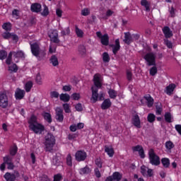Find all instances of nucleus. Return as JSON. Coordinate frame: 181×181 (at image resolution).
Wrapping results in <instances>:
<instances>
[{"mask_svg":"<svg viewBox=\"0 0 181 181\" xmlns=\"http://www.w3.org/2000/svg\"><path fill=\"white\" fill-rule=\"evenodd\" d=\"M93 83H94V86L91 87V90H92L91 100H92V103L94 104L97 103L98 100V88H101V87H103V83H101V78L100 77V75L98 74L94 75Z\"/></svg>","mask_w":181,"mask_h":181,"instance_id":"obj_1","label":"nucleus"},{"mask_svg":"<svg viewBox=\"0 0 181 181\" xmlns=\"http://www.w3.org/2000/svg\"><path fill=\"white\" fill-rule=\"evenodd\" d=\"M30 46L32 54L37 57V60H42L46 56V52L40 49V44L38 42H30Z\"/></svg>","mask_w":181,"mask_h":181,"instance_id":"obj_2","label":"nucleus"},{"mask_svg":"<svg viewBox=\"0 0 181 181\" xmlns=\"http://www.w3.org/2000/svg\"><path fill=\"white\" fill-rule=\"evenodd\" d=\"M45 146L46 152H51L53 151L54 145H56V139L52 133H48L45 137Z\"/></svg>","mask_w":181,"mask_h":181,"instance_id":"obj_3","label":"nucleus"},{"mask_svg":"<svg viewBox=\"0 0 181 181\" xmlns=\"http://www.w3.org/2000/svg\"><path fill=\"white\" fill-rule=\"evenodd\" d=\"M148 159L150 163L153 166H159L160 165V158L155 153V151L153 148H151L148 151Z\"/></svg>","mask_w":181,"mask_h":181,"instance_id":"obj_4","label":"nucleus"},{"mask_svg":"<svg viewBox=\"0 0 181 181\" xmlns=\"http://www.w3.org/2000/svg\"><path fill=\"white\" fill-rule=\"evenodd\" d=\"M48 36L50 39V42L59 45L60 43V40L59 39V33L57 30H50L48 32Z\"/></svg>","mask_w":181,"mask_h":181,"instance_id":"obj_5","label":"nucleus"},{"mask_svg":"<svg viewBox=\"0 0 181 181\" xmlns=\"http://www.w3.org/2000/svg\"><path fill=\"white\" fill-rule=\"evenodd\" d=\"M145 60L148 63V66H156V63L155 62V60L156 59V55H155L153 52L147 53L144 56Z\"/></svg>","mask_w":181,"mask_h":181,"instance_id":"obj_6","label":"nucleus"},{"mask_svg":"<svg viewBox=\"0 0 181 181\" xmlns=\"http://www.w3.org/2000/svg\"><path fill=\"white\" fill-rule=\"evenodd\" d=\"M8 105H9V100L8 99V95L6 93H0V107L1 108H8Z\"/></svg>","mask_w":181,"mask_h":181,"instance_id":"obj_7","label":"nucleus"},{"mask_svg":"<svg viewBox=\"0 0 181 181\" xmlns=\"http://www.w3.org/2000/svg\"><path fill=\"white\" fill-rule=\"evenodd\" d=\"M30 129L33 131L35 134H42L45 131V127L39 123L36 124L29 125Z\"/></svg>","mask_w":181,"mask_h":181,"instance_id":"obj_8","label":"nucleus"},{"mask_svg":"<svg viewBox=\"0 0 181 181\" xmlns=\"http://www.w3.org/2000/svg\"><path fill=\"white\" fill-rule=\"evenodd\" d=\"M20 176L19 172L15 171L14 173H6L4 175V177L6 181H16V177H19Z\"/></svg>","mask_w":181,"mask_h":181,"instance_id":"obj_9","label":"nucleus"},{"mask_svg":"<svg viewBox=\"0 0 181 181\" xmlns=\"http://www.w3.org/2000/svg\"><path fill=\"white\" fill-rule=\"evenodd\" d=\"M75 158L78 162L86 160V158H87V153L84 151H78L75 154Z\"/></svg>","mask_w":181,"mask_h":181,"instance_id":"obj_10","label":"nucleus"},{"mask_svg":"<svg viewBox=\"0 0 181 181\" xmlns=\"http://www.w3.org/2000/svg\"><path fill=\"white\" fill-rule=\"evenodd\" d=\"M134 152H139V155L141 159L145 158V151H144V148L142 146L137 145L134 147H132Z\"/></svg>","mask_w":181,"mask_h":181,"instance_id":"obj_11","label":"nucleus"},{"mask_svg":"<svg viewBox=\"0 0 181 181\" xmlns=\"http://www.w3.org/2000/svg\"><path fill=\"white\" fill-rule=\"evenodd\" d=\"M56 119L59 121V122H63V119H64V116L63 115V110L60 107L56 108Z\"/></svg>","mask_w":181,"mask_h":181,"instance_id":"obj_12","label":"nucleus"},{"mask_svg":"<svg viewBox=\"0 0 181 181\" xmlns=\"http://www.w3.org/2000/svg\"><path fill=\"white\" fill-rule=\"evenodd\" d=\"M30 9L32 12L39 13V12H42V5L39 3H34L31 5Z\"/></svg>","mask_w":181,"mask_h":181,"instance_id":"obj_13","label":"nucleus"},{"mask_svg":"<svg viewBox=\"0 0 181 181\" xmlns=\"http://www.w3.org/2000/svg\"><path fill=\"white\" fill-rule=\"evenodd\" d=\"M163 33L166 39H169L173 36V33L170 30V28L168 26H165L163 28Z\"/></svg>","mask_w":181,"mask_h":181,"instance_id":"obj_14","label":"nucleus"},{"mask_svg":"<svg viewBox=\"0 0 181 181\" xmlns=\"http://www.w3.org/2000/svg\"><path fill=\"white\" fill-rule=\"evenodd\" d=\"M110 47H112V52L114 54H117L118 51L121 48V45H119V39H117L115 40V45H110Z\"/></svg>","mask_w":181,"mask_h":181,"instance_id":"obj_15","label":"nucleus"},{"mask_svg":"<svg viewBox=\"0 0 181 181\" xmlns=\"http://www.w3.org/2000/svg\"><path fill=\"white\" fill-rule=\"evenodd\" d=\"M132 121L134 127L136 128H141V119H139V116L138 115L133 116Z\"/></svg>","mask_w":181,"mask_h":181,"instance_id":"obj_16","label":"nucleus"},{"mask_svg":"<svg viewBox=\"0 0 181 181\" xmlns=\"http://www.w3.org/2000/svg\"><path fill=\"white\" fill-rule=\"evenodd\" d=\"M15 97L17 100H22L25 97V90L17 88L15 93Z\"/></svg>","mask_w":181,"mask_h":181,"instance_id":"obj_17","label":"nucleus"},{"mask_svg":"<svg viewBox=\"0 0 181 181\" xmlns=\"http://www.w3.org/2000/svg\"><path fill=\"white\" fill-rule=\"evenodd\" d=\"M123 42H124L126 45H131V42H132V35H131V33H124V39L123 40Z\"/></svg>","mask_w":181,"mask_h":181,"instance_id":"obj_18","label":"nucleus"},{"mask_svg":"<svg viewBox=\"0 0 181 181\" xmlns=\"http://www.w3.org/2000/svg\"><path fill=\"white\" fill-rule=\"evenodd\" d=\"M100 42L103 46H108L110 45V37L108 34L103 35L102 38H100Z\"/></svg>","mask_w":181,"mask_h":181,"instance_id":"obj_19","label":"nucleus"},{"mask_svg":"<svg viewBox=\"0 0 181 181\" xmlns=\"http://www.w3.org/2000/svg\"><path fill=\"white\" fill-rule=\"evenodd\" d=\"M144 100L146 101L147 106L151 108L153 105V99L151 95H147L144 97Z\"/></svg>","mask_w":181,"mask_h":181,"instance_id":"obj_20","label":"nucleus"},{"mask_svg":"<svg viewBox=\"0 0 181 181\" xmlns=\"http://www.w3.org/2000/svg\"><path fill=\"white\" fill-rule=\"evenodd\" d=\"M11 52L16 59H25V52L22 50Z\"/></svg>","mask_w":181,"mask_h":181,"instance_id":"obj_21","label":"nucleus"},{"mask_svg":"<svg viewBox=\"0 0 181 181\" xmlns=\"http://www.w3.org/2000/svg\"><path fill=\"white\" fill-rule=\"evenodd\" d=\"M111 100L110 99H106L103 101V103L101 105L102 110H108L110 107H111Z\"/></svg>","mask_w":181,"mask_h":181,"instance_id":"obj_22","label":"nucleus"},{"mask_svg":"<svg viewBox=\"0 0 181 181\" xmlns=\"http://www.w3.org/2000/svg\"><path fill=\"white\" fill-rule=\"evenodd\" d=\"M52 164L54 166H60L62 165V160H60V156L56 155L52 158Z\"/></svg>","mask_w":181,"mask_h":181,"instance_id":"obj_23","label":"nucleus"},{"mask_svg":"<svg viewBox=\"0 0 181 181\" xmlns=\"http://www.w3.org/2000/svg\"><path fill=\"white\" fill-rule=\"evenodd\" d=\"M49 62L54 67L59 66V59L56 55H52L49 59Z\"/></svg>","mask_w":181,"mask_h":181,"instance_id":"obj_24","label":"nucleus"},{"mask_svg":"<svg viewBox=\"0 0 181 181\" xmlns=\"http://www.w3.org/2000/svg\"><path fill=\"white\" fill-rule=\"evenodd\" d=\"M59 98L61 101H64V103H69L70 101V95L67 93H62L59 95Z\"/></svg>","mask_w":181,"mask_h":181,"instance_id":"obj_25","label":"nucleus"},{"mask_svg":"<svg viewBox=\"0 0 181 181\" xmlns=\"http://www.w3.org/2000/svg\"><path fill=\"white\" fill-rule=\"evenodd\" d=\"M105 152L107 153L108 156L112 158L114 156V148L109 147L108 146H105Z\"/></svg>","mask_w":181,"mask_h":181,"instance_id":"obj_26","label":"nucleus"},{"mask_svg":"<svg viewBox=\"0 0 181 181\" xmlns=\"http://www.w3.org/2000/svg\"><path fill=\"white\" fill-rule=\"evenodd\" d=\"M78 53L81 56H86L87 54V49L84 45H79L78 46Z\"/></svg>","mask_w":181,"mask_h":181,"instance_id":"obj_27","label":"nucleus"},{"mask_svg":"<svg viewBox=\"0 0 181 181\" xmlns=\"http://www.w3.org/2000/svg\"><path fill=\"white\" fill-rule=\"evenodd\" d=\"M32 87H33V82L32 81H29L25 83V89L26 93H29L30 90H32Z\"/></svg>","mask_w":181,"mask_h":181,"instance_id":"obj_28","label":"nucleus"},{"mask_svg":"<svg viewBox=\"0 0 181 181\" xmlns=\"http://www.w3.org/2000/svg\"><path fill=\"white\" fill-rule=\"evenodd\" d=\"M173 90H175V84H170L166 87L165 93L168 94V95H170V94L173 93Z\"/></svg>","mask_w":181,"mask_h":181,"instance_id":"obj_29","label":"nucleus"},{"mask_svg":"<svg viewBox=\"0 0 181 181\" xmlns=\"http://www.w3.org/2000/svg\"><path fill=\"white\" fill-rule=\"evenodd\" d=\"M161 163L164 168H169V166H170V161L169 160V158H162Z\"/></svg>","mask_w":181,"mask_h":181,"instance_id":"obj_30","label":"nucleus"},{"mask_svg":"<svg viewBox=\"0 0 181 181\" xmlns=\"http://www.w3.org/2000/svg\"><path fill=\"white\" fill-rule=\"evenodd\" d=\"M113 180L119 181L122 179V175L118 172H115L112 175Z\"/></svg>","mask_w":181,"mask_h":181,"instance_id":"obj_31","label":"nucleus"},{"mask_svg":"<svg viewBox=\"0 0 181 181\" xmlns=\"http://www.w3.org/2000/svg\"><path fill=\"white\" fill-rule=\"evenodd\" d=\"M141 4L142 6H144L146 8V11L147 12H149V11H151L150 4L147 0H141Z\"/></svg>","mask_w":181,"mask_h":181,"instance_id":"obj_32","label":"nucleus"},{"mask_svg":"<svg viewBox=\"0 0 181 181\" xmlns=\"http://www.w3.org/2000/svg\"><path fill=\"white\" fill-rule=\"evenodd\" d=\"M156 115H160L162 114V104L160 103H157V105H156Z\"/></svg>","mask_w":181,"mask_h":181,"instance_id":"obj_33","label":"nucleus"},{"mask_svg":"<svg viewBox=\"0 0 181 181\" xmlns=\"http://www.w3.org/2000/svg\"><path fill=\"white\" fill-rule=\"evenodd\" d=\"M30 125H35L37 123V118L35 115H32L30 119L28 120Z\"/></svg>","mask_w":181,"mask_h":181,"instance_id":"obj_34","label":"nucleus"},{"mask_svg":"<svg viewBox=\"0 0 181 181\" xmlns=\"http://www.w3.org/2000/svg\"><path fill=\"white\" fill-rule=\"evenodd\" d=\"M156 119V116L153 113H150L148 115L147 121L150 123L155 122V119Z\"/></svg>","mask_w":181,"mask_h":181,"instance_id":"obj_35","label":"nucleus"},{"mask_svg":"<svg viewBox=\"0 0 181 181\" xmlns=\"http://www.w3.org/2000/svg\"><path fill=\"white\" fill-rule=\"evenodd\" d=\"M102 57L104 63H108L110 60V54H108V52H104L102 54Z\"/></svg>","mask_w":181,"mask_h":181,"instance_id":"obj_36","label":"nucleus"},{"mask_svg":"<svg viewBox=\"0 0 181 181\" xmlns=\"http://www.w3.org/2000/svg\"><path fill=\"white\" fill-rule=\"evenodd\" d=\"M45 121L48 122L49 124L52 123V115L50 113L45 112L43 115Z\"/></svg>","mask_w":181,"mask_h":181,"instance_id":"obj_37","label":"nucleus"},{"mask_svg":"<svg viewBox=\"0 0 181 181\" xmlns=\"http://www.w3.org/2000/svg\"><path fill=\"white\" fill-rule=\"evenodd\" d=\"M165 148L166 149H168V151H170L175 148V144H173V142L171 141H168L165 143Z\"/></svg>","mask_w":181,"mask_h":181,"instance_id":"obj_38","label":"nucleus"},{"mask_svg":"<svg viewBox=\"0 0 181 181\" xmlns=\"http://www.w3.org/2000/svg\"><path fill=\"white\" fill-rule=\"evenodd\" d=\"M43 11L41 12L42 16H47L49 15V8L45 4L43 5Z\"/></svg>","mask_w":181,"mask_h":181,"instance_id":"obj_39","label":"nucleus"},{"mask_svg":"<svg viewBox=\"0 0 181 181\" xmlns=\"http://www.w3.org/2000/svg\"><path fill=\"white\" fill-rule=\"evenodd\" d=\"M2 28L3 29H4V30H6V32H8V30H11L12 29V25L10 23H4L2 25Z\"/></svg>","mask_w":181,"mask_h":181,"instance_id":"obj_40","label":"nucleus"},{"mask_svg":"<svg viewBox=\"0 0 181 181\" xmlns=\"http://www.w3.org/2000/svg\"><path fill=\"white\" fill-rule=\"evenodd\" d=\"M12 159H13V158L9 156H6L3 158L4 163L6 165H8V163H11V162H12Z\"/></svg>","mask_w":181,"mask_h":181,"instance_id":"obj_41","label":"nucleus"},{"mask_svg":"<svg viewBox=\"0 0 181 181\" xmlns=\"http://www.w3.org/2000/svg\"><path fill=\"white\" fill-rule=\"evenodd\" d=\"M164 117L166 122H169V123L172 122V115H170V113L166 112Z\"/></svg>","mask_w":181,"mask_h":181,"instance_id":"obj_42","label":"nucleus"},{"mask_svg":"<svg viewBox=\"0 0 181 181\" xmlns=\"http://www.w3.org/2000/svg\"><path fill=\"white\" fill-rule=\"evenodd\" d=\"M90 168L88 167H85L80 170L81 175H87V173H90Z\"/></svg>","mask_w":181,"mask_h":181,"instance_id":"obj_43","label":"nucleus"},{"mask_svg":"<svg viewBox=\"0 0 181 181\" xmlns=\"http://www.w3.org/2000/svg\"><path fill=\"white\" fill-rule=\"evenodd\" d=\"M76 33L78 37H83L84 33L78 27H76Z\"/></svg>","mask_w":181,"mask_h":181,"instance_id":"obj_44","label":"nucleus"},{"mask_svg":"<svg viewBox=\"0 0 181 181\" xmlns=\"http://www.w3.org/2000/svg\"><path fill=\"white\" fill-rule=\"evenodd\" d=\"M148 168L145 165H142L141 167V173L143 175V176H148L147 174Z\"/></svg>","mask_w":181,"mask_h":181,"instance_id":"obj_45","label":"nucleus"},{"mask_svg":"<svg viewBox=\"0 0 181 181\" xmlns=\"http://www.w3.org/2000/svg\"><path fill=\"white\" fill-rule=\"evenodd\" d=\"M7 56H8V53L6 51L4 50L0 51V60H4V59H6Z\"/></svg>","mask_w":181,"mask_h":181,"instance_id":"obj_46","label":"nucleus"},{"mask_svg":"<svg viewBox=\"0 0 181 181\" xmlns=\"http://www.w3.org/2000/svg\"><path fill=\"white\" fill-rule=\"evenodd\" d=\"M18 152V147L16 146H14L11 150H10V155L11 156H15Z\"/></svg>","mask_w":181,"mask_h":181,"instance_id":"obj_47","label":"nucleus"},{"mask_svg":"<svg viewBox=\"0 0 181 181\" xmlns=\"http://www.w3.org/2000/svg\"><path fill=\"white\" fill-rule=\"evenodd\" d=\"M12 56H13V54H12V52H11L8 54V56L6 60V64L9 65V64H11V63H12Z\"/></svg>","mask_w":181,"mask_h":181,"instance_id":"obj_48","label":"nucleus"},{"mask_svg":"<svg viewBox=\"0 0 181 181\" xmlns=\"http://www.w3.org/2000/svg\"><path fill=\"white\" fill-rule=\"evenodd\" d=\"M61 35L62 36H67L70 35V28H66L65 30H62Z\"/></svg>","mask_w":181,"mask_h":181,"instance_id":"obj_49","label":"nucleus"},{"mask_svg":"<svg viewBox=\"0 0 181 181\" xmlns=\"http://www.w3.org/2000/svg\"><path fill=\"white\" fill-rule=\"evenodd\" d=\"M109 95L110 98H117V92L112 89L109 90Z\"/></svg>","mask_w":181,"mask_h":181,"instance_id":"obj_50","label":"nucleus"},{"mask_svg":"<svg viewBox=\"0 0 181 181\" xmlns=\"http://www.w3.org/2000/svg\"><path fill=\"white\" fill-rule=\"evenodd\" d=\"M63 108H64L65 112H66V114H69L71 112L70 106L69 105L68 103H64L63 105Z\"/></svg>","mask_w":181,"mask_h":181,"instance_id":"obj_51","label":"nucleus"},{"mask_svg":"<svg viewBox=\"0 0 181 181\" xmlns=\"http://www.w3.org/2000/svg\"><path fill=\"white\" fill-rule=\"evenodd\" d=\"M158 73V69L156 66H153L150 69V74L151 76H155Z\"/></svg>","mask_w":181,"mask_h":181,"instance_id":"obj_52","label":"nucleus"},{"mask_svg":"<svg viewBox=\"0 0 181 181\" xmlns=\"http://www.w3.org/2000/svg\"><path fill=\"white\" fill-rule=\"evenodd\" d=\"M35 81L37 84H38L39 86H42V77L40 76V74H37Z\"/></svg>","mask_w":181,"mask_h":181,"instance_id":"obj_53","label":"nucleus"},{"mask_svg":"<svg viewBox=\"0 0 181 181\" xmlns=\"http://www.w3.org/2000/svg\"><path fill=\"white\" fill-rule=\"evenodd\" d=\"M81 15L83 16H88L90 15V10L88 8H83L81 11Z\"/></svg>","mask_w":181,"mask_h":181,"instance_id":"obj_54","label":"nucleus"},{"mask_svg":"<svg viewBox=\"0 0 181 181\" xmlns=\"http://www.w3.org/2000/svg\"><path fill=\"white\" fill-rule=\"evenodd\" d=\"M164 43L167 46V47H168V49H172L173 45L172 44V42L169 41V40L165 39L164 40Z\"/></svg>","mask_w":181,"mask_h":181,"instance_id":"obj_55","label":"nucleus"},{"mask_svg":"<svg viewBox=\"0 0 181 181\" xmlns=\"http://www.w3.org/2000/svg\"><path fill=\"white\" fill-rule=\"evenodd\" d=\"M95 165H97L98 168H103V161L101 160V158H96Z\"/></svg>","mask_w":181,"mask_h":181,"instance_id":"obj_56","label":"nucleus"},{"mask_svg":"<svg viewBox=\"0 0 181 181\" xmlns=\"http://www.w3.org/2000/svg\"><path fill=\"white\" fill-rule=\"evenodd\" d=\"M2 36H3L4 39H11V36H12V33L5 32L4 33L2 34Z\"/></svg>","mask_w":181,"mask_h":181,"instance_id":"obj_57","label":"nucleus"},{"mask_svg":"<svg viewBox=\"0 0 181 181\" xmlns=\"http://www.w3.org/2000/svg\"><path fill=\"white\" fill-rule=\"evenodd\" d=\"M51 98H59V92L57 91H52L50 93Z\"/></svg>","mask_w":181,"mask_h":181,"instance_id":"obj_58","label":"nucleus"},{"mask_svg":"<svg viewBox=\"0 0 181 181\" xmlns=\"http://www.w3.org/2000/svg\"><path fill=\"white\" fill-rule=\"evenodd\" d=\"M66 163L68 165V166H71V165H73L72 162H71V155L69 154L66 157Z\"/></svg>","mask_w":181,"mask_h":181,"instance_id":"obj_59","label":"nucleus"},{"mask_svg":"<svg viewBox=\"0 0 181 181\" xmlns=\"http://www.w3.org/2000/svg\"><path fill=\"white\" fill-rule=\"evenodd\" d=\"M75 108L76 111H78L79 112H81L83 111V105L81 103H78L76 106Z\"/></svg>","mask_w":181,"mask_h":181,"instance_id":"obj_60","label":"nucleus"},{"mask_svg":"<svg viewBox=\"0 0 181 181\" xmlns=\"http://www.w3.org/2000/svg\"><path fill=\"white\" fill-rule=\"evenodd\" d=\"M78 135L77 134H69L68 135V139L69 141H72V139H76V138H77Z\"/></svg>","mask_w":181,"mask_h":181,"instance_id":"obj_61","label":"nucleus"},{"mask_svg":"<svg viewBox=\"0 0 181 181\" xmlns=\"http://www.w3.org/2000/svg\"><path fill=\"white\" fill-rule=\"evenodd\" d=\"M71 97L73 98V100H80V93H73L71 95Z\"/></svg>","mask_w":181,"mask_h":181,"instance_id":"obj_62","label":"nucleus"},{"mask_svg":"<svg viewBox=\"0 0 181 181\" xmlns=\"http://www.w3.org/2000/svg\"><path fill=\"white\" fill-rule=\"evenodd\" d=\"M62 180V175L57 174L54 176V181H60Z\"/></svg>","mask_w":181,"mask_h":181,"instance_id":"obj_63","label":"nucleus"},{"mask_svg":"<svg viewBox=\"0 0 181 181\" xmlns=\"http://www.w3.org/2000/svg\"><path fill=\"white\" fill-rule=\"evenodd\" d=\"M175 129L181 135V124H176L175 125Z\"/></svg>","mask_w":181,"mask_h":181,"instance_id":"obj_64","label":"nucleus"}]
</instances>
